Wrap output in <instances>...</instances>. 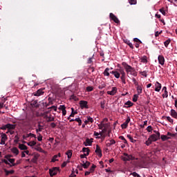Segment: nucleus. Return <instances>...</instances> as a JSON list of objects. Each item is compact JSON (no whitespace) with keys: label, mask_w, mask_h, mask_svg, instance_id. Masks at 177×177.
<instances>
[{"label":"nucleus","mask_w":177,"mask_h":177,"mask_svg":"<svg viewBox=\"0 0 177 177\" xmlns=\"http://www.w3.org/2000/svg\"><path fill=\"white\" fill-rule=\"evenodd\" d=\"M80 106L82 107V109H88V102H86V101L82 100V101H80Z\"/></svg>","instance_id":"obj_9"},{"label":"nucleus","mask_w":177,"mask_h":177,"mask_svg":"<svg viewBox=\"0 0 177 177\" xmlns=\"http://www.w3.org/2000/svg\"><path fill=\"white\" fill-rule=\"evenodd\" d=\"M37 156H35L30 161L31 162H34L35 164L37 162Z\"/></svg>","instance_id":"obj_61"},{"label":"nucleus","mask_w":177,"mask_h":177,"mask_svg":"<svg viewBox=\"0 0 177 177\" xmlns=\"http://www.w3.org/2000/svg\"><path fill=\"white\" fill-rule=\"evenodd\" d=\"M155 91L156 92H160V91H161V84H160V82H156L155 83Z\"/></svg>","instance_id":"obj_13"},{"label":"nucleus","mask_w":177,"mask_h":177,"mask_svg":"<svg viewBox=\"0 0 177 177\" xmlns=\"http://www.w3.org/2000/svg\"><path fill=\"white\" fill-rule=\"evenodd\" d=\"M158 60L159 64H161V66H164V63L165 62V59L164 58V56L159 55L158 57Z\"/></svg>","instance_id":"obj_8"},{"label":"nucleus","mask_w":177,"mask_h":177,"mask_svg":"<svg viewBox=\"0 0 177 177\" xmlns=\"http://www.w3.org/2000/svg\"><path fill=\"white\" fill-rule=\"evenodd\" d=\"M109 71H110V68H106L103 73L104 75L106 77H110V73H109Z\"/></svg>","instance_id":"obj_28"},{"label":"nucleus","mask_w":177,"mask_h":177,"mask_svg":"<svg viewBox=\"0 0 177 177\" xmlns=\"http://www.w3.org/2000/svg\"><path fill=\"white\" fill-rule=\"evenodd\" d=\"M19 149H20V150H27L28 147H27V146L24 144H19Z\"/></svg>","instance_id":"obj_24"},{"label":"nucleus","mask_w":177,"mask_h":177,"mask_svg":"<svg viewBox=\"0 0 177 177\" xmlns=\"http://www.w3.org/2000/svg\"><path fill=\"white\" fill-rule=\"evenodd\" d=\"M160 136H161V134L160 133H157L156 134H151L149 138L153 142H157L158 139H160Z\"/></svg>","instance_id":"obj_4"},{"label":"nucleus","mask_w":177,"mask_h":177,"mask_svg":"<svg viewBox=\"0 0 177 177\" xmlns=\"http://www.w3.org/2000/svg\"><path fill=\"white\" fill-rule=\"evenodd\" d=\"M123 155L124 156L122 158L123 161H133V160H136L137 161H138V164L139 167L143 168V165H142V162H144V161L142 160H139V158H135V156L129 155L127 153H124Z\"/></svg>","instance_id":"obj_2"},{"label":"nucleus","mask_w":177,"mask_h":177,"mask_svg":"<svg viewBox=\"0 0 177 177\" xmlns=\"http://www.w3.org/2000/svg\"><path fill=\"white\" fill-rule=\"evenodd\" d=\"M140 74H141V75H142L143 77H145V78L147 77V71H146L140 72Z\"/></svg>","instance_id":"obj_44"},{"label":"nucleus","mask_w":177,"mask_h":177,"mask_svg":"<svg viewBox=\"0 0 177 177\" xmlns=\"http://www.w3.org/2000/svg\"><path fill=\"white\" fill-rule=\"evenodd\" d=\"M122 66H123L127 75L129 74H130L131 75H133V77H136L138 75V72H136V70H135V68L128 65L127 62H122Z\"/></svg>","instance_id":"obj_1"},{"label":"nucleus","mask_w":177,"mask_h":177,"mask_svg":"<svg viewBox=\"0 0 177 177\" xmlns=\"http://www.w3.org/2000/svg\"><path fill=\"white\" fill-rule=\"evenodd\" d=\"M137 92H138V95H140V93H142L143 89L142 88V87L140 86H137Z\"/></svg>","instance_id":"obj_32"},{"label":"nucleus","mask_w":177,"mask_h":177,"mask_svg":"<svg viewBox=\"0 0 177 177\" xmlns=\"http://www.w3.org/2000/svg\"><path fill=\"white\" fill-rule=\"evenodd\" d=\"M59 110H61L62 111H63L64 110H66V106L60 105L59 107Z\"/></svg>","instance_id":"obj_53"},{"label":"nucleus","mask_w":177,"mask_h":177,"mask_svg":"<svg viewBox=\"0 0 177 177\" xmlns=\"http://www.w3.org/2000/svg\"><path fill=\"white\" fill-rule=\"evenodd\" d=\"M131 122V118L128 117L126 121L121 124L122 129H127L128 128V124Z\"/></svg>","instance_id":"obj_5"},{"label":"nucleus","mask_w":177,"mask_h":177,"mask_svg":"<svg viewBox=\"0 0 177 177\" xmlns=\"http://www.w3.org/2000/svg\"><path fill=\"white\" fill-rule=\"evenodd\" d=\"M82 151H83V153H88L89 155V151H91L89 150V148L84 147L82 149Z\"/></svg>","instance_id":"obj_43"},{"label":"nucleus","mask_w":177,"mask_h":177,"mask_svg":"<svg viewBox=\"0 0 177 177\" xmlns=\"http://www.w3.org/2000/svg\"><path fill=\"white\" fill-rule=\"evenodd\" d=\"M30 136H32V138H37V136L32 133H30L29 134H26V136H23V139L26 140L27 138H30Z\"/></svg>","instance_id":"obj_18"},{"label":"nucleus","mask_w":177,"mask_h":177,"mask_svg":"<svg viewBox=\"0 0 177 177\" xmlns=\"http://www.w3.org/2000/svg\"><path fill=\"white\" fill-rule=\"evenodd\" d=\"M119 139H120L121 140H123L124 143L125 144L128 143V141H127V139H125V138L122 136H120Z\"/></svg>","instance_id":"obj_45"},{"label":"nucleus","mask_w":177,"mask_h":177,"mask_svg":"<svg viewBox=\"0 0 177 177\" xmlns=\"http://www.w3.org/2000/svg\"><path fill=\"white\" fill-rule=\"evenodd\" d=\"M133 41H134V42H137L138 44H142V41H140V39H139L138 38H134Z\"/></svg>","instance_id":"obj_62"},{"label":"nucleus","mask_w":177,"mask_h":177,"mask_svg":"<svg viewBox=\"0 0 177 177\" xmlns=\"http://www.w3.org/2000/svg\"><path fill=\"white\" fill-rule=\"evenodd\" d=\"M159 12H160V13H162V15H163L164 16H165L166 12H165V10H164V8H160L159 10Z\"/></svg>","instance_id":"obj_56"},{"label":"nucleus","mask_w":177,"mask_h":177,"mask_svg":"<svg viewBox=\"0 0 177 177\" xmlns=\"http://www.w3.org/2000/svg\"><path fill=\"white\" fill-rule=\"evenodd\" d=\"M11 157H13V156L8 154V155H6L4 158H6V160H8V161L9 160H10Z\"/></svg>","instance_id":"obj_59"},{"label":"nucleus","mask_w":177,"mask_h":177,"mask_svg":"<svg viewBox=\"0 0 177 177\" xmlns=\"http://www.w3.org/2000/svg\"><path fill=\"white\" fill-rule=\"evenodd\" d=\"M141 63H147V57L143 56L141 57Z\"/></svg>","instance_id":"obj_37"},{"label":"nucleus","mask_w":177,"mask_h":177,"mask_svg":"<svg viewBox=\"0 0 177 177\" xmlns=\"http://www.w3.org/2000/svg\"><path fill=\"white\" fill-rule=\"evenodd\" d=\"M160 139L162 140V142H165V140H169V139H171V138H168L167 135H161Z\"/></svg>","instance_id":"obj_26"},{"label":"nucleus","mask_w":177,"mask_h":177,"mask_svg":"<svg viewBox=\"0 0 177 177\" xmlns=\"http://www.w3.org/2000/svg\"><path fill=\"white\" fill-rule=\"evenodd\" d=\"M9 162H10V167H16L17 164L15 163V158H10L8 160Z\"/></svg>","instance_id":"obj_25"},{"label":"nucleus","mask_w":177,"mask_h":177,"mask_svg":"<svg viewBox=\"0 0 177 177\" xmlns=\"http://www.w3.org/2000/svg\"><path fill=\"white\" fill-rule=\"evenodd\" d=\"M162 91H165V93H166V97H168V91H167V87L164 86L162 88Z\"/></svg>","instance_id":"obj_60"},{"label":"nucleus","mask_w":177,"mask_h":177,"mask_svg":"<svg viewBox=\"0 0 177 177\" xmlns=\"http://www.w3.org/2000/svg\"><path fill=\"white\" fill-rule=\"evenodd\" d=\"M11 151L12 153H13V154H15V156H18L19 153V149H17V147H15L11 149Z\"/></svg>","instance_id":"obj_21"},{"label":"nucleus","mask_w":177,"mask_h":177,"mask_svg":"<svg viewBox=\"0 0 177 177\" xmlns=\"http://www.w3.org/2000/svg\"><path fill=\"white\" fill-rule=\"evenodd\" d=\"M81 165L82 167H83V168L86 169L91 165V162H89L88 161H86V162L83 161V163L81 164Z\"/></svg>","instance_id":"obj_19"},{"label":"nucleus","mask_w":177,"mask_h":177,"mask_svg":"<svg viewBox=\"0 0 177 177\" xmlns=\"http://www.w3.org/2000/svg\"><path fill=\"white\" fill-rule=\"evenodd\" d=\"M138 97H139V95L138 94H135L133 95V102H138Z\"/></svg>","instance_id":"obj_40"},{"label":"nucleus","mask_w":177,"mask_h":177,"mask_svg":"<svg viewBox=\"0 0 177 177\" xmlns=\"http://www.w3.org/2000/svg\"><path fill=\"white\" fill-rule=\"evenodd\" d=\"M103 88H106V84H101L98 86L99 89H103Z\"/></svg>","instance_id":"obj_63"},{"label":"nucleus","mask_w":177,"mask_h":177,"mask_svg":"<svg viewBox=\"0 0 177 177\" xmlns=\"http://www.w3.org/2000/svg\"><path fill=\"white\" fill-rule=\"evenodd\" d=\"M72 112L70 115V117H74V115H75V114H77V111H74V108H71Z\"/></svg>","instance_id":"obj_38"},{"label":"nucleus","mask_w":177,"mask_h":177,"mask_svg":"<svg viewBox=\"0 0 177 177\" xmlns=\"http://www.w3.org/2000/svg\"><path fill=\"white\" fill-rule=\"evenodd\" d=\"M124 104L125 106H128V107H132L133 106V103L131 101H127Z\"/></svg>","instance_id":"obj_41"},{"label":"nucleus","mask_w":177,"mask_h":177,"mask_svg":"<svg viewBox=\"0 0 177 177\" xmlns=\"http://www.w3.org/2000/svg\"><path fill=\"white\" fill-rule=\"evenodd\" d=\"M170 115L173 117V118L177 119V112L174 109H171L170 111Z\"/></svg>","instance_id":"obj_22"},{"label":"nucleus","mask_w":177,"mask_h":177,"mask_svg":"<svg viewBox=\"0 0 177 177\" xmlns=\"http://www.w3.org/2000/svg\"><path fill=\"white\" fill-rule=\"evenodd\" d=\"M86 91H87V92H92V91H93V87L91 86H87L86 87Z\"/></svg>","instance_id":"obj_50"},{"label":"nucleus","mask_w":177,"mask_h":177,"mask_svg":"<svg viewBox=\"0 0 177 177\" xmlns=\"http://www.w3.org/2000/svg\"><path fill=\"white\" fill-rule=\"evenodd\" d=\"M109 17H110L111 20H113V21H114L117 24H118V23H120V20L115 15H114V14L111 12L109 14Z\"/></svg>","instance_id":"obj_6"},{"label":"nucleus","mask_w":177,"mask_h":177,"mask_svg":"<svg viewBox=\"0 0 177 177\" xmlns=\"http://www.w3.org/2000/svg\"><path fill=\"white\" fill-rule=\"evenodd\" d=\"M166 118H167V121H169V122H171V124H174V120L172 118H171V117L167 116Z\"/></svg>","instance_id":"obj_48"},{"label":"nucleus","mask_w":177,"mask_h":177,"mask_svg":"<svg viewBox=\"0 0 177 177\" xmlns=\"http://www.w3.org/2000/svg\"><path fill=\"white\" fill-rule=\"evenodd\" d=\"M117 93V87H113L111 91H107V95H111V96H114Z\"/></svg>","instance_id":"obj_10"},{"label":"nucleus","mask_w":177,"mask_h":177,"mask_svg":"<svg viewBox=\"0 0 177 177\" xmlns=\"http://www.w3.org/2000/svg\"><path fill=\"white\" fill-rule=\"evenodd\" d=\"M95 168H96V165H93L92 167L90 168V172H93Z\"/></svg>","instance_id":"obj_58"},{"label":"nucleus","mask_w":177,"mask_h":177,"mask_svg":"<svg viewBox=\"0 0 177 177\" xmlns=\"http://www.w3.org/2000/svg\"><path fill=\"white\" fill-rule=\"evenodd\" d=\"M95 153L99 156L100 157H102V149H100V147L99 145H96V149H95Z\"/></svg>","instance_id":"obj_15"},{"label":"nucleus","mask_w":177,"mask_h":177,"mask_svg":"<svg viewBox=\"0 0 177 177\" xmlns=\"http://www.w3.org/2000/svg\"><path fill=\"white\" fill-rule=\"evenodd\" d=\"M104 104H106V102L104 101L100 102L101 109H104Z\"/></svg>","instance_id":"obj_55"},{"label":"nucleus","mask_w":177,"mask_h":177,"mask_svg":"<svg viewBox=\"0 0 177 177\" xmlns=\"http://www.w3.org/2000/svg\"><path fill=\"white\" fill-rule=\"evenodd\" d=\"M94 136H97V138L98 139H100V138H102V133H97V132L95 131Z\"/></svg>","instance_id":"obj_42"},{"label":"nucleus","mask_w":177,"mask_h":177,"mask_svg":"<svg viewBox=\"0 0 177 177\" xmlns=\"http://www.w3.org/2000/svg\"><path fill=\"white\" fill-rule=\"evenodd\" d=\"M147 132H152L153 131V127L151 126H148L147 128Z\"/></svg>","instance_id":"obj_52"},{"label":"nucleus","mask_w":177,"mask_h":177,"mask_svg":"<svg viewBox=\"0 0 177 177\" xmlns=\"http://www.w3.org/2000/svg\"><path fill=\"white\" fill-rule=\"evenodd\" d=\"M52 121H55V118L52 117V115H50L47 118V122H52Z\"/></svg>","instance_id":"obj_31"},{"label":"nucleus","mask_w":177,"mask_h":177,"mask_svg":"<svg viewBox=\"0 0 177 177\" xmlns=\"http://www.w3.org/2000/svg\"><path fill=\"white\" fill-rule=\"evenodd\" d=\"M127 138L128 139H129L130 142H131V143H135L136 142V140H134L133 138H132V136H131V135H127Z\"/></svg>","instance_id":"obj_34"},{"label":"nucleus","mask_w":177,"mask_h":177,"mask_svg":"<svg viewBox=\"0 0 177 177\" xmlns=\"http://www.w3.org/2000/svg\"><path fill=\"white\" fill-rule=\"evenodd\" d=\"M130 5H136V0H129Z\"/></svg>","instance_id":"obj_54"},{"label":"nucleus","mask_w":177,"mask_h":177,"mask_svg":"<svg viewBox=\"0 0 177 177\" xmlns=\"http://www.w3.org/2000/svg\"><path fill=\"white\" fill-rule=\"evenodd\" d=\"M38 129H36V132L37 133H38V132H41L42 129H44V126L41 125V122H38Z\"/></svg>","instance_id":"obj_20"},{"label":"nucleus","mask_w":177,"mask_h":177,"mask_svg":"<svg viewBox=\"0 0 177 177\" xmlns=\"http://www.w3.org/2000/svg\"><path fill=\"white\" fill-rule=\"evenodd\" d=\"M50 113V111H46L43 113H41V117H43L45 120H48V114Z\"/></svg>","instance_id":"obj_23"},{"label":"nucleus","mask_w":177,"mask_h":177,"mask_svg":"<svg viewBox=\"0 0 177 177\" xmlns=\"http://www.w3.org/2000/svg\"><path fill=\"white\" fill-rule=\"evenodd\" d=\"M93 56L92 57L88 58L87 61L88 64H92L93 63Z\"/></svg>","instance_id":"obj_47"},{"label":"nucleus","mask_w":177,"mask_h":177,"mask_svg":"<svg viewBox=\"0 0 177 177\" xmlns=\"http://www.w3.org/2000/svg\"><path fill=\"white\" fill-rule=\"evenodd\" d=\"M111 74H113V75H114V77L115 78H120L121 73H120V71H113L111 72H110Z\"/></svg>","instance_id":"obj_14"},{"label":"nucleus","mask_w":177,"mask_h":177,"mask_svg":"<svg viewBox=\"0 0 177 177\" xmlns=\"http://www.w3.org/2000/svg\"><path fill=\"white\" fill-rule=\"evenodd\" d=\"M37 145V142L35 141H30L28 143V146H30V147H32V146H35Z\"/></svg>","instance_id":"obj_39"},{"label":"nucleus","mask_w":177,"mask_h":177,"mask_svg":"<svg viewBox=\"0 0 177 177\" xmlns=\"http://www.w3.org/2000/svg\"><path fill=\"white\" fill-rule=\"evenodd\" d=\"M77 175L75 174L74 169L72 171L71 174L69 176V177H75Z\"/></svg>","instance_id":"obj_64"},{"label":"nucleus","mask_w":177,"mask_h":177,"mask_svg":"<svg viewBox=\"0 0 177 177\" xmlns=\"http://www.w3.org/2000/svg\"><path fill=\"white\" fill-rule=\"evenodd\" d=\"M44 90L45 88H39L36 92L33 93L34 96H42V95L45 93V92H44Z\"/></svg>","instance_id":"obj_7"},{"label":"nucleus","mask_w":177,"mask_h":177,"mask_svg":"<svg viewBox=\"0 0 177 177\" xmlns=\"http://www.w3.org/2000/svg\"><path fill=\"white\" fill-rule=\"evenodd\" d=\"M4 172L6 173V175L8 176V175H12V174H15V170L9 171V170L5 169Z\"/></svg>","instance_id":"obj_27"},{"label":"nucleus","mask_w":177,"mask_h":177,"mask_svg":"<svg viewBox=\"0 0 177 177\" xmlns=\"http://www.w3.org/2000/svg\"><path fill=\"white\" fill-rule=\"evenodd\" d=\"M59 171H60L59 167H53L52 169H49L50 176L53 177L55 176V175H57V172H59Z\"/></svg>","instance_id":"obj_3"},{"label":"nucleus","mask_w":177,"mask_h":177,"mask_svg":"<svg viewBox=\"0 0 177 177\" xmlns=\"http://www.w3.org/2000/svg\"><path fill=\"white\" fill-rule=\"evenodd\" d=\"M167 136H170V138H175V136H176L175 133H172L171 132H167Z\"/></svg>","instance_id":"obj_46"},{"label":"nucleus","mask_w":177,"mask_h":177,"mask_svg":"<svg viewBox=\"0 0 177 177\" xmlns=\"http://www.w3.org/2000/svg\"><path fill=\"white\" fill-rule=\"evenodd\" d=\"M93 142V138H86V142H84V146H92V142Z\"/></svg>","instance_id":"obj_11"},{"label":"nucleus","mask_w":177,"mask_h":177,"mask_svg":"<svg viewBox=\"0 0 177 177\" xmlns=\"http://www.w3.org/2000/svg\"><path fill=\"white\" fill-rule=\"evenodd\" d=\"M15 140H14L15 143H19V140L20 139V138H19V136L16 135L15 136Z\"/></svg>","instance_id":"obj_51"},{"label":"nucleus","mask_w":177,"mask_h":177,"mask_svg":"<svg viewBox=\"0 0 177 177\" xmlns=\"http://www.w3.org/2000/svg\"><path fill=\"white\" fill-rule=\"evenodd\" d=\"M118 71L121 74V77H120V80H125V72L124 71V69H118Z\"/></svg>","instance_id":"obj_17"},{"label":"nucleus","mask_w":177,"mask_h":177,"mask_svg":"<svg viewBox=\"0 0 177 177\" xmlns=\"http://www.w3.org/2000/svg\"><path fill=\"white\" fill-rule=\"evenodd\" d=\"M151 143H153V141L151 140V138L149 137L148 138V140L145 142V145L147 146H150V145H151Z\"/></svg>","instance_id":"obj_33"},{"label":"nucleus","mask_w":177,"mask_h":177,"mask_svg":"<svg viewBox=\"0 0 177 177\" xmlns=\"http://www.w3.org/2000/svg\"><path fill=\"white\" fill-rule=\"evenodd\" d=\"M126 44H127L129 46V48H131V49H133V45L132 44V43H131V41H127Z\"/></svg>","instance_id":"obj_49"},{"label":"nucleus","mask_w":177,"mask_h":177,"mask_svg":"<svg viewBox=\"0 0 177 177\" xmlns=\"http://www.w3.org/2000/svg\"><path fill=\"white\" fill-rule=\"evenodd\" d=\"M56 158H57V155H55V156H53V158H52V162H56V161H57V159H56Z\"/></svg>","instance_id":"obj_57"},{"label":"nucleus","mask_w":177,"mask_h":177,"mask_svg":"<svg viewBox=\"0 0 177 177\" xmlns=\"http://www.w3.org/2000/svg\"><path fill=\"white\" fill-rule=\"evenodd\" d=\"M102 127H103V131L104 132H106V131H107V128H109V123H104L102 122Z\"/></svg>","instance_id":"obj_29"},{"label":"nucleus","mask_w":177,"mask_h":177,"mask_svg":"<svg viewBox=\"0 0 177 177\" xmlns=\"http://www.w3.org/2000/svg\"><path fill=\"white\" fill-rule=\"evenodd\" d=\"M66 154V156H68V158H71V157L73 156V152H71V150L67 151Z\"/></svg>","instance_id":"obj_35"},{"label":"nucleus","mask_w":177,"mask_h":177,"mask_svg":"<svg viewBox=\"0 0 177 177\" xmlns=\"http://www.w3.org/2000/svg\"><path fill=\"white\" fill-rule=\"evenodd\" d=\"M107 142H106V147H110L111 146H113V145H115V140H114L113 139L109 140Z\"/></svg>","instance_id":"obj_16"},{"label":"nucleus","mask_w":177,"mask_h":177,"mask_svg":"<svg viewBox=\"0 0 177 177\" xmlns=\"http://www.w3.org/2000/svg\"><path fill=\"white\" fill-rule=\"evenodd\" d=\"M7 129L8 131H13L16 129V124H12L10 123L7 124Z\"/></svg>","instance_id":"obj_12"},{"label":"nucleus","mask_w":177,"mask_h":177,"mask_svg":"<svg viewBox=\"0 0 177 177\" xmlns=\"http://www.w3.org/2000/svg\"><path fill=\"white\" fill-rule=\"evenodd\" d=\"M1 140H4L5 142L8 140V136H6V133H1Z\"/></svg>","instance_id":"obj_30"},{"label":"nucleus","mask_w":177,"mask_h":177,"mask_svg":"<svg viewBox=\"0 0 177 177\" xmlns=\"http://www.w3.org/2000/svg\"><path fill=\"white\" fill-rule=\"evenodd\" d=\"M169 44H171V39H170L166 40L164 42V45H165V48H168V45H169Z\"/></svg>","instance_id":"obj_36"}]
</instances>
